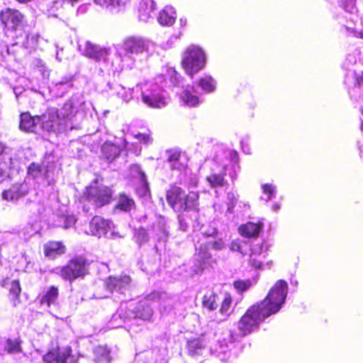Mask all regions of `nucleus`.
<instances>
[{"instance_id": "1", "label": "nucleus", "mask_w": 363, "mask_h": 363, "mask_svg": "<svg viewBox=\"0 0 363 363\" xmlns=\"http://www.w3.org/2000/svg\"><path fill=\"white\" fill-rule=\"evenodd\" d=\"M288 284L283 279L277 281L262 301L249 306L238 321V329L242 337L258 330L262 323L277 314L282 308L288 294Z\"/></svg>"}, {"instance_id": "2", "label": "nucleus", "mask_w": 363, "mask_h": 363, "mask_svg": "<svg viewBox=\"0 0 363 363\" xmlns=\"http://www.w3.org/2000/svg\"><path fill=\"white\" fill-rule=\"evenodd\" d=\"M168 205L176 212L198 211L199 194L198 191H186L181 186L171 184L166 191Z\"/></svg>"}, {"instance_id": "3", "label": "nucleus", "mask_w": 363, "mask_h": 363, "mask_svg": "<svg viewBox=\"0 0 363 363\" xmlns=\"http://www.w3.org/2000/svg\"><path fill=\"white\" fill-rule=\"evenodd\" d=\"M196 246V252L193 261L194 272L196 274H201L206 269L210 267L215 260L213 259L208 250L210 248L219 250L223 248V243L221 238L214 240H202L198 242Z\"/></svg>"}, {"instance_id": "4", "label": "nucleus", "mask_w": 363, "mask_h": 363, "mask_svg": "<svg viewBox=\"0 0 363 363\" xmlns=\"http://www.w3.org/2000/svg\"><path fill=\"white\" fill-rule=\"evenodd\" d=\"M206 63V54L201 47L192 44L185 49L181 65L186 74L191 78L203 69Z\"/></svg>"}, {"instance_id": "5", "label": "nucleus", "mask_w": 363, "mask_h": 363, "mask_svg": "<svg viewBox=\"0 0 363 363\" xmlns=\"http://www.w3.org/2000/svg\"><path fill=\"white\" fill-rule=\"evenodd\" d=\"M0 21L6 33H12V37L23 38L24 28L27 26L25 16L17 9H5L0 12Z\"/></svg>"}, {"instance_id": "6", "label": "nucleus", "mask_w": 363, "mask_h": 363, "mask_svg": "<svg viewBox=\"0 0 363 363\" xmlns=\"http://www.w3.org/2000/svg\"><path fill=\"white\" fill-rule=\"evenodd\" d=\"M55 272L64 280L72 282L86 273V261L82 257H74L65 266L55 269Z\"/></svg>"}, {"instance_id": "7", "label": "nucleus", "mask_w": 363, "mask_h": 363, "mask_svg": "<svg viewBox=\"0 0 363 363\" xmlns=\"http://www.w3.org/2000/svg\"><path fill=\"white\" fill-rule=\"evenodd\" d=\"M112 191L110 188L97 182L86 187L85 196L86 200L94 207L99 208L108 203L111 199Z\"/></svg>"}, {"instance_id": "8", "label": "nucleus", "mask_w": 363, "mask_h": 363, "mask_svg": "<svg viewBox=\"0 0 363 363\" xmlns=\"http://www.w3.org/2000/svg\"><path fill=\"white\" fill-rule=\"evenodd\" d=\"M40 118L43 129L48 132H56L62 129V118L58 109L55 107L48 108L45 113L40 116Z\"/></svg>"}, {"instance_id": "9", "label": "nucleus", "mask_w": 363, "mask_h": 363, "mask_svg": "<svg viewBox=\"0 0 363 363\" xmlns=\"http://www.w3.org/2000/svg\"><path fill=\"white\" fill-rule=\"evenodd\" d=\"M167 162L172 170L184 171L188 168L189 157L185 152L178 147L167 149L165 151Z\"/></svg>"}, {"instance_id": "10", "label": "nucleus", "mask_w": 363, "mask_h": 363, "mask_svg": "<svg viewBox=\"0 0 363 363\" xmlns=\"http://www.w3.org/2000/svg\"><path fill=\"white\" fill-rule=\"evenodd\" d=\"M79 49L82 54L96 61H106L107 57L111 55V49L101 48L100 46L91 43L90 41H86L84 45H80Z\"/></svg>"}, {"instance_id": "11", "label": "nucleus", "mask_w": 363, "mask_h": 363, "mask_svg": "<svg viewBox=\"0 0 363 363\" xmlns=\"http://www.w3.org/2000/svg\"><path fill=\"white\" fill-rule=\"evenodd\" d=\"M29 187L27 183H16L4 190L1 194V197L8 201H16L27 195Z\"/></svg>"}, {"instance_id": "12", "label": "nucleus", "mask_w": 363, "mask_h": 363, "mask_svg": "<svg viewBox=\"0 0 363 363\" xmlns=\"http://www.w3.org/2000/svg\"><path fill=\"white\" fill-rule=\"evenodd\" d=\"M142 101L152 108H162L167 106L164 97L155 89L143 92Z\"/></svg>"}, {"instance_id": "13", "label": "nucleus", "mask_w": 363, "mask_h": 363, "mask_svg": "<svg viewBox=\"0 0 363 363\" xmlns=\"http://www.w3.org/2000/svg\"><path fill=\"white\" fill-rule=\"evenodd\" d=\"M263 227L264 223L262 221H257L256 223L248 221L246 223L240 225L238 230V233L243 238H257L259 237Z\"/></svg>"}, {"instance_id": "14", "label": "nucleus", "mask_w": 363, "mask_h": 363, "mask_svg": "<svg viewBox=\"0 0 363 363\" xmlns=\"http://www.w3.org/2000/svg\"><path fill=\"white\" fill-rule=\"evenodd\" d=\"M156 9L155 2L152 0H141L137 7V16L140 21L147 22L152 17Z\"/></svg>"}, {"instance_id": "15", "label": "nucleus", "mask_w": 363, "mask_h": 363, "mask_svg": "<svg viewBox=\"0 0 363 363\" xmlns=\"http://www.w3.org/2000/svg\"><path fill=\"white\" fill-rule=\"evenodd\" d=\"M226 169V166H223L220 172L212 169L211 174L206 176V179L211 188H221L228 185L225 179Z\"/></svg>"}, {"instance_id": "16", "label": "nucleus", "mask_w": 363, "mask_h": 363, "mask_svg": "<svg viewBox=\"0 0 363 363\" xmlns=\"http://www.w3.org/2000/svg\"><path fill=\"white\" fill-rule=\"evenodd\" d=\"M91 233L99 238L106 235L110 230V225L108 220L100 216H94L89 223Z\"/></svg>"}, {"instance_id": "17", "label": "nucleus", "mask_w": 363, "mask_h": 363, "mask_svg": "<svg viewBox=\"0 0 363 363\" xmlns=\"http://www.w3.org/2000/svg\"><path fill=\"white\" fill-rule=\"evenodd\" d=\"M206 347V343L201 337H191L186 343L187 354L192 357L201 355Z\"/></svg>"}, {"instance_id": "18", "label": "nucleus", "mask_w": 363, "mask_h": 363, "mask_svg": "<svg viewBox=\"0 0 363 363\" xmlns=\"http://www.w3.org/2000/svg\"><path fill=\"white\" fill-rule=\"evenodd\" d=\"M123 49L129 53H140L145 50L143 40L135 37H129L125 40L123 44Z\"/></svg>"}, {"instance_id": "19", "label": "nucleus", "mask_w": 363, "mask_h": 363, "mask_svg": "<svg viewBox=\"0 0 363 363\" xmlns=\"http://www.w3.org/2000/svg\"><path fill=\"white\" fill-rule=\"evenodd\" d=\"M115 208L123 212H130L135 208V202L130 196L125 192H121L117 196Z\"/></svg>"}, {"instance_id": "20", "label": "nucleus", "mask_w": 363, "mask_h": 363, "mask_svg": "<svg viewBox=\"0 0 363 363\" xmlns=\"http://www.w3.org/2000/svg\"><path fill=\"white\" fill-rule=\"evenodd\" d=\"M158 23L162 26H171L176 21V11L172 6H165L159 13L157 17Z\"/></svg>"}, {"instance_id": "21", "label": "nucleus", "mask_w": 363, "mask_h": 363, "mask_svg": "<svg viewBox=\"0 0 363 363\" xmlns=\"http://www.w3.org/2000/svg\"><path fill=\"white\" fill-rule=\"evenodd\" d=\"M131 278L129 275L121 274L115 277V290L121 294H126L131 291Z\"/></svg>"}, {"instance_id": "22", "label": "nucleus", "mask_w": 363, "mask_h": 363, "mask_svg": "<svg viewBox=\"0 0 363 363\" xmlns=\"http://www.w3.org/2000/svg\"><path fill=\"white\" fill-rule=\"evenodd\" d=\"M40 116L32 117L28 113L21 115L20 128L25 131L33 132L38 123H40Z\"/></svg>"}, {"instance_id": "23", "label": "nucleus", "mask_w": 363, "mask_h": 363, "mask_svg": "<svg viewBox=\"0 0 363 363\" xmlns=\"http://www.w3.org/2000/svg\"><path fill=\"white\" fill-rule=\"evenodd\" d=\"M65 252V247L60 242H49L44 246L45 255L50 259H55Z\"/></svg>"}, {"instance_id": "24", "label": "nucleus", "mask_w": 363, "mask_h": 363, "mask_svg": "<svg viewBox=\"0 0 363 363\" xmlns=\"http://www.w3.org/2000/svg\"><path fill=\"white\" fill-rule=\"evenodd\" d=\"M220 300L218 304L219 313L225 316H229L231 313V308L233 305V297L228 292H224L220 294Z\"/></svg>"}, {"instance_id": "25", "label": "nucleus", "mask_w": 363, "mask_h": 363, "mask_svg": "<svg viewBox=\"0 0 363 363\" xmlns=\"http://www.w3.org/2000/svg\"><path fill=\"white\" fill-rule=\"evenodd\" d=\"M134 308V318H141L143 320H150L154 311L152 308L147 304L140 301Z\"/></svg>"}, {"instance_id": "26", "label": "nucleus", "mask_w": 363, "mask_h": 363, "mask_svg": "<svg viewBox=\"0 0 363 363\" xmlns=\"http://www.w3.org/2000/svg\"><path fill=\"white\" fill-rule=\"evenodd\" d=\"M220 300V296L216 292L206 294L202 298L201 305L208 311H215L218 308Z\"/></svg>"}, {"instance_id": "27", "label": "nucleus", "mask_w": 363, "mask_h": 363, "mask_svg": "<svg viewBox=\"0 0 363 363\" xmlns=\"http://www.w3.org/2000/svg\"><path fill=\"white\" fill-rule=\"evenodd\" d=\"M58 289L54 286H52L42 296L40 301V303L42 305L46 304L48 307L52 304H55L58 298Z\"/></svg>"}, {"instance_id": "28", "label": "nucleus", "mask_w": 363, "mask_h": 363, "mask_svg": "<svg viewBox=\"0 0 363 363\" xmlns=\"http://www.w3.org/2000/svg\"><path fill=\"white\" fill-rule=\"evenodd\" d=\"M262 251V246H259L257 249L252 248L250 254L249 264L256 269H260L263 267V261L260 258L257 257V256H260Z\"/></svg>"}, {"instance_id": "29", "label": "nucleus", "mask_w": 363, "mask_h": 363, "mask_svg": "<svg viewBox=\"0 0 363 363\" xmlns=\"http://www.w3.org/2000/svg\"><path fill=\"white\" fill-rule=\"evenodd\" d=\"M197 84L205 92H212L216 89V83L211 76L200 77L197 80Z\"/></svg>"}, {"instance_id": "30", "label": "nucleus", "mask_w": 363, "mask_h": 363, "mask_svg": "<svg viewBox=\"0 0 363 363\" xmlns=\"http://www.w3.org/2000/svg\"><path fill=\"white\" fill-rule=\"evenodd\" d=\"M77 112V108L74 107V103L72 101H68L65 103L61 111L60 116L62 121L65 119L70 120Z\"/></svg>"}, {"instance_id": "31", "label": "nucleus", "mask_w": 363, "mask_h": 363, "mask_svg": "<svg viewBox=\"0 0 363 363\" xmlns=\"http://www.w3.org/2000/svg\"><path fill=\"white\" fill-rule=\"evenodd\" d=\"M21 342L22 341L20 339H7L4 347L5 351H6L9 354H16L21 352Z\"/></svg>"}, {"instance_id": "32", "label": "nucleus", "mask_w": 363, "mask_h": 363, "mask_svg": "<svg viewBox=\"0 0 363 363\" xmlns=\"http://www.w3.org/2000/svg\"><path fill=\"white\" fill-rule=\"evenodd\" d=\"M117 312L119 317L123 320L134 318V308L131 305L128 306L127 303H122Z\"/></svg>"}, {"instance_id": "33", "label": "nucleus", "mask_w": 363, "mask_h": 363, "mask_svg": "<svg viewBox=\"0 0 363 363\" xmlns=\"http://www.w3.org/2000/svg\"><path fill=\"white\" fill-rule=\"evenodd\" d=\"M181 98L184 104L189 106H195L200 102L199 96L193 94L189 90L185 89L181 94Z\"/></svg>"}, {"instance_id": "34", "label": "nucleus", "mask_w": 363, "mask_h": 363, "mask_svg": "<svg viewBox=\"0 0 363 363\" xmlns=\"http://www.w3.org/2000/svg\"><path fill=\"white\" fill-rule=\"evenodd\" d=\"M23 37H25L26 40L22 42H16V43H22L26 48H31L37 45L40 36L38 34H26L24 32Z\"/></svg>"}, {"instance_id": "35", "label": "nucleus", "mask_w": 363, "mask_h": 363, "mask_svg": "<svg viewBox=\"0 0 363 363\" xmlns=\"http://www.w3.org/2000/svg\"><path fill=\"white\" fill-rule=\"evenodd\" d=\"M113 144L111 142H106L101 146L102 156L108 162L113 161Z\"/></svg>"}, {"instance_id": "36", "label": "nucleus", "mask_w": 363, "mask_h": 363, "mask_svg": "<svg viewBox=\"0 0 363 363\" xmlns=\"http://www.w3.org/2000/svg\"><path fill=\"white\" fill-rule=\"evenodd\" d=\"M234 288L240 293L247 291L252 285L250 279H237L233 284Z\"/></svg>"}, {"instance_id": "37", "label": "nucleus", "mask_w": 363, "mask_h": 363, "mask_svg": "<svg viewBox=\"0 0 363 363\" xmlns=\"http://www.w3.org/2000/svg\"><path fill=\"white\" fill-rule=\"evenodd\" d=\"M43 169L42 166L38 163L33 162L28 167V174L33 179L41 177Z\"/></svg>"}, {"instance_id": "38", "label": "nucleus", "mask_w": 363, "mask_h": 363, "mask_svg": "<svg viewBox=\"0 0 363 363\" xmlns=\"http://www.w3.org/2000/svg\"><path fill=\"white\" fill-rule=\"evenodd\" d=\"M71 352L72 350L69 347L62 352H59V349L57 348L56 363H66L67 358L71 355Z\"/></svg>"}, {"instance_id": "39", "label": "nucleus", "mask_w": 363, "mask_h": 363, "mask_svg": "<svg viewBox=\"0 0 363 363\" xmlns=\"http://www.w3.org/2000/svg\"><path fill=\"white\" fill-rule=\"evenodd\" d=\"M247 245V242H241L239 240H235L230 243V248L232 251L238 252L242 255H245L246 252L243 248Z\"/></svg>"}, {"instance_id": "40", "label": "nucleus", "mask_w": 363, "mask_h": 363, "mask_svg": "<svg viewBox=\"0 0 363 363\" xmlns=\"http://www.w3.org/2000/svg\"><path fill=\"white\" fill-rule=\"evenodd\" d=\"M227 157L230 162H232L234 165L237 166L238 169H240V157L238 152L236 150H228Z\"/></svg>"}, {"instance_id": "41", "label": "nucleus", "mask_w": 363, "mask_h": 363, "mask_svg": "<svg viewBox=\"0 0 363 363\" xmlns=\"http://www.w3.org/2000/svg\"><path fill=\"white\" fill-rule=\"evenodd\" d=\"M134 138L138 140L139 143L148 145L152 143V138L150 133H138L134 135Z\"/></svg>"}, {"instance_id": "42", "label": "nucleus", "mask_w": 363, "mask_h": 363, "mask_svg": "<svg viewBox=\"0 0 363 363\" xmlns=\"http://www.w3.org/2000/svg\"><path fill=\"white\" fill-rule=\"evenodd\" d=\"M57 354V348L50 350L43 357V360L46 363H56Z\"/></svg>"}, {"instance_id": "43", "label": "nucleus", "mask_w": 363, "mask_h": 363, "mask_svg": "<svg viewBox=\"0 0 363 363\" xmlns=\"http://www.w3.org/2000/svg\"><path fill=\"white\" fill-rule=\"evenodd\" d=\"M163 292L154 290L145 296V299L150 301H160L162 299Z\"/></svg>"}, {"instance_id": "44", "label": "nucleus", "mask_w": 363, "mask_h": 363, "mask_svg": "<svg viewBox=\"0 0 363 363\" xmlns=\"http://www.w3.org/2000/svg\"><path fill=\"white\" fill-rule=\"evenodd\" d=\"M141 186L137 189V193L140 196H145L150 193V189L147 178L144 180H140Z\"/></svg>"}, {"instance_id": "45", "label": "nucleus", "mask_w": 363, "mask_h": 363, "mask_svg": "<svg viewBox=\"0 0 363 363\" xmlns=\"http://www.w3.org/2000/svg\"><path fill=\"white\" fill-rule=\"evenodd\" d=\"M130 169L133 174H138V176L140 178V180H144L145 179H146V175L145 172L141 169V167L139 164H132L130 167Z\"/></svg>"}, {"instance_id": "46", "label": "nucleus", "mask_w": 363, "mask_h": 363, "mask_svg": "<svg viewBox=\"0 0 363 363\" xmlns=\"http://www.w3.org/2000/svg\"><path fill=\"white\" fill-rule=\"evenodd\" d=\"M21 291L20 283L18 280H13L11 283L10 293L15 297H18Z\"/></svg>"}, {"instance_id": "47", "label": "nucleus", "mask_w": 363, "mask_h": 363, "mask_svg": "<svg viewBox=\"0 0 363 363\" xmlns=\"http://www.w3.org/2000/svg\"><path fill=\"white\" fill-rule=\"evenodd\" d=\"M217 235H218L217 229L215 228H213L208 232L202 233V238L198 242H201L202 240H206V238H210V237L216 238L217 236Z\"/></svg>"}, {"instance_id": "48", "label": "nucleus", "mask_w": 363, "mask_h": 363, "mask_svg": "<svg viewBox=\"0 0 363 363\" xmlns=\"http://www.w3.org/2000/svg\"><path fill=\"white\" fill-rule=\"evenodd\" d=\"M94 1L101 6L106 7L110 11H112L113 0H94Z\"/></svg>"}, {"instance_id": "49", "label": "nucleus", "mask_w": 363, "mask_h": 363, "mask_svg": "<svg viewBox=\"0 0 363 363\" xmlns=\"http://www.w3.org/2000/svg\"><path fill=\"white\" fill-rule=\"evenodd\" d=\"M56 86L58 87V89H69L73 86V84L71 82L70 79L67 81H61L58 83H57Z\"/></svg>"}, {"instance_id": "50", "label": "nucleus", "mask_w": 363, "mask_h": 363, "mask_svg": "<svg viewBox=\"0 0 363 363\" xmlns=\"http://www.w3.org/2000/svg\"><path fill=\"white\" fill-rule=\"evenodd\" d=\"M263 191L269 195V197H271L274 194V187L270 184H265L262 186Z\"/></svg>"}, {"instance_id": "51", "label": "nucleus", "mask_w": 363, "mask_h": 363, "mask_svg": "<svg viewBox=\"0 0 363 363\" xmlns=\"http://www.w3.org/2000/svg\"><path fill=\"white\" fill-rule=\"evenodd\" d=\"M76 219L74 216H67L65 220V228H69L74 225Z\"/></svg>"}, {"instance_id": "52", "label": "nucleus", "mask_w": 363, "mask_h": 363, "mask_svg": "<svg viewBox=\"0 0 363 363\" xmlns=\"http://www.w3.org/2000/svg\"><path fill=\"white\" fill-rule=\"evenodd\" d=\"M356 82L358 85L363 84V71L361 72L360 75L357 77Z\"/></svg>"}, {"instance_id": "53", "label": "nucleus", "mask_w": 363, "mask_h": 363, "mask_svg": "<svg viewBox=\"0 0 363 363\" xmlns=\"http://www.w3.org/2000/svg\"><path fill=\"white\" fill-rule=\"evenodd\" d=\"M129 2L130 0H117V4L118 6H125Z\"/></svg>"}, {"instance_id": "54", "label": "nucleus", "mask_w": 363, "mask_h": 363, "mask_svg": "<svg viewBox=\"0 0 363 363\" xmlns=\"http://www.w3.org/2000/svg\"><path fill=\"white\" fill-rule=\"evenodd\" d=\"M6 150V147L0 142V155L4 154Z\"/></svg>"}, {"instance_id": "55", "label": "nucleus", "mask_w": 363, "mask_h": 363, "mask_svg": "<svg viewBox=\"0 0 363 363\" xmlns=\"http://www.w3.org/2000/svg\"><path fill=\"white\" fill-rule=\"evenodd\" d=\"M357 37L363 39V30L358 33Z\"/></svg>"}, {"instance_id": "56", "label": "nucleus", "mask_w": 363, "mask_h": 363, "mask_svg": "<svg viewBox=\"0 0 363 363\" xmlns=\"http://www.w3.org/2000/svg\"><path fill=\"white\" fill-rule=\"evenodd\" d=\"M60 54L59 53V52H58V51H57V53H56V59H57V60H59V61H61V60H62V59L60 57Z\"/></svg>"}, {"instance_id": "57", "label": "nucleus", "mask_w": 363, "mask_h": 363, "mask_svg": "<svg viewBox=\"0 0 363 363\" xmlns=\"http://www.w3.org/2000/svg\"><path fill=\"white\" fill-rule=\"evenodd\" d=\"M230 340L233 342L236 341V339L234 337L232 333L230 334Z\"/></svg>"}, {"instance_id": "58", "label": "nucleus", "mask_w": 363, "mask_h": 363, "mask_svg": "<svg viewBox=\"0 0 363 363\" xmlns=\"http://www.w3.org/2000/svg\"><path fill=\"white\" fill-rule=\"evenodd\" d=\"M83 210H84V211H86V212L89 211V208H87L86 206H83Z\"/></svg>"}, {"instance_id": "59", "label": "nucleus", "mask_w": 363, "mask_h": 363, "mask_svg": "<svg viewBox=\"0 0 363 363\" xmlns=\"http://www.w3.org/2000/svg\"><path fill=\"white\" fill-rule=\"evenodd\" d=\"M120 154H121V152H116V151L115 150V155H114L115 158H116L118 155H119Z\"/></svg>"}, {"instance_id": "60", "label": "nucleus", "mask_w": 363, "mask_h": 363, "mask_svg": "<svg viewBox=\"0 0 363 363\" xmlns=\"http://www.w3.org/2000/svg\"><path fill=\"white\" fill-rule=\"evenodd\" d=\"M236 178H237V174L234 173L233 175L232 176V179H235Z\"/></svg>"}, {"instance_id": "61", "label": "nucleus", "mask_w": 363, "mask_h": 363, "mask_svg": "<svg viewBox=\"0 0 363 363\" xmlns=\"http://www.w3.org/2000/svg\"><path fill=\"white\" fill-rule=\"evenodd\" d=\"M273 208H274V209L277 210V209H279V207L278 205H274Z\"/></svg>"}, {"instance_id": "62", "label": "nucleus", "mask_w": 363, "mask_h": 363, "mask_svg": "<svg viewBox=\"0 0 363 363\" xmlns=\"http://www.w3.org/2000/svg\"><path fill=\"white\" fill-rule=\"evenodd\" d=\"M3 174V169L0 167V176H2Z\"/></svg>"}, {"instance_id": "63", "label": "nucleus", "mask_w": 363, "mask_h": 363, "mask_svg": "<svg viewBox=\"0 0 363 363\" xmlns=\"http://www.w3.org/2000/svg\"><path fill=\"white\" fill-rule=\"evenodd\" d=\"M110 235L112 236V235H113V232H112V231H111V232L110 233Z\"/></svg>"}]
</instances>
